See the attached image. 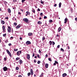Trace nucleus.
Wrapping results in <instances>:
<instances>
[{"instance_id":"1","label":"nucleus","mask_w":77,"mask_h":77,"mask_svg":"<svg viewBox=\"0 0 77 77\" xmlns=\"http://www.w3.org/2000/svg\"><path fill=\"white\" fill-rule=\"evenodd\" d=\"M23 20L24 21H25L27 23H29V20L27 18H24L23 19Z\"/></svg>"},{"instance_id":"2","label":"nucleus","mask_w":77,"mask_h":77,"mask_svg":"<svg viewBox=\"0 0 77 77\" xmlns=\"http://www.w3.org/2000/svg\"><path fill=\"white\" fill-rule=\"evenodd\" d=\"M21 51H18L17 53V56H20V54H21Z\"/></svg>"},{"instance_id":"3","label":"nucleus","mask_w":77,"mask_h":77,"mask_svg":"<svg viewBox=\"0 0 77 77\" xmlns=\"http://www.w3.org/2000/svg\"><path fill=\"white\" fill-rule=\"evenodd\" d=\"M3 69L4 71H8V68L6 67H4L3 68Z\"/></svg>"},{"instance_id":"4","label":"nucleus","mask_w":77,"mask_h":77,"mask_svg":"<svg viewBox=\"0 0 77 77\" xmlns=\"http://www.w3.org/2000/svg\"><path fill=\"white\" fill-rule=\"evenodd\" d=\"M30 71L31 72V75H33V69H31Z\"/></svg>"},{"instance_id":"5","label":"nucleus","mask_w":77,"mask_h":77,"mask_svg":"<svg viewBox=\"0 0 77 77\" xmlns=\"http://www.w3.org/2000/svg\"><path fill=\"white\" fill-rule=\"evenodd\" d=\"M26 45H29V44H31V42L29 41H27L26 42Z\"/></svg>"},{"instance_id":"6","label":"nucleus","mask_w":77,"mask_h":77,"mask_svg":"<svg viewBox=\"0 0 77 77\" xmlns=\"http://www.w3.org/2000/svg\"><path fill=\"white\" fill-rule=\"evenodd\" d=\"M21 25L19 24L16 27V29H19V28H20V27H21Z\"/></svg>"},{"instance_id":"7","label":"nucleus","mask_w":77,"mask_h":77,"mask_svg":"<svg viewBox=\"0 0 77 77\" xmlns=\"http://www.w3.org/2000/svg\"><path fill=\"white\" fill-rule=\"evenodd\" d=\"M27 58L28 60H29L30 59V55L29 54H27Z\"/></svg>"},{"instance_id":"8","label":"nucleus","mask_w":77,"mask_h":77,"mask_svg":"<svg viewBox=\"0 0 77 77\" xmlns=\"http://www.w3.org/2000/svg\"><path fill=\"white\" fill-rule=\"evenodd\" d=\"M32 35H33V33H32L29 32L28 34V36H32Z\"/></svg>"},{"instance_id":"9","label":"nucleus","mask_w":77,"mask_h":77,"mask_svg":"<svg viewBox=\"0 0 77 77\" xmlns=\"http://www.w3.org/2000/svg\"><path fill=\"white\" fill-rule=\"evenodd\" d=\"M19 62L20 64H22L23 63V61H22L21 59H20L19 60Z\"/></svg>"},{"instance_id":"10","label":"nucleus","mask_w":77,"mask_h":77,"mask_svg":"<svg viewBox=\"0 0 77 77\" xmlns=\"http://www.w3.org/2000/svg\"><path fill=\"white\" fill-rule=\"evenodd\" d=\"M45 66L46 68H48V64L46 63L45 65Z\"/></svg>"},{"instance_id":"11","label":"nucleus","mask_w":77,"mask_h":77,"mask_svg":"<svg viewBox=\"0 0 77 77\" xmlns=\"http://www.w3.org/2000/svg\"><path fill=\"white\" fill-rule=\"evenodd\" d=\"M8 13H11V9L10 8L8 9Z\"/></svg>"},{"instance_id":"12","label":"nucleus","mask_w":77,"mask_h":77,"mask_svg":"<svg viewBox=\"0 0 77 77\" xmlns=\"http://www.w3.org/2000/svg\"><path fill=\"white\" fill-rule=\"evenodd\" d=\"M49 44L50 45H52V42L51 41H50L49 42Z\"/></svg>"},{"instance_id":"13","label":"nucleus","mask_w":77,"mask_h":77,"mask_svg":"<svg viewBox=\"0 0 77 77\" xmlns=\"http://www.w3.org/2000/svg\"><path fill=\"white\" fill-rule=\"evenodd\" d=\"M37 24H42V22L40 21H39L38 22Z\"/></svg>"},{"instance_id":"14","label":"nucleus","mask_w":77,"mask_h":77,"mask_svg":"<svg viewBox=\"0 0 77 77\" xmlns=\"http://www.w3.org/2000/svg\"><path fill=\"white\" fill-rule=\"evenodd\" d=\"M62 75L63 76H64V77H65V76H66V75H67V74H66V73H64Z\"/></svg>"},{"instance_id":"15","label":"nucleus","mask_w":77,"mask_h":77,"mask_svg":"<svg viewBox=\"0 0 77 77\" xmlns=\"http://www.w3.org/2000/svg\"><path fill=\"white\" fill-rule=\"evenodd\" d=\"M60 51H62V52H63H63H64V50H63V49L62 48H61L60 49Z\"/></svg>"},{"instance_id":"16","label":"nucleus","mask_w":77,"mask_h":77,"mask_svg":"<svg viewBox=\"0 0 77 77\" xmlns=\"http://www.w3.org/2000/svg\"><path fill=\"white\" fill-rule=\"evenodd\" d=\"M61 5H62V3L61 2H60L59 4V8H61Z\"/></svg>"},{"instance_id":"17","label":"nucleus","mask_w":77,"mask_h":77,"mask_svg":"<svg viewBox=\"0 0 77 77\" xmlns=\"http://www.w3.org/2000/svg\"><path fill=\"white\" fill-rule=\"evenodd\" d=\"M2 29L3 30H6V29H5V25H3L2 26Z\"/></svg>"},{"instance_id":"18","label":"nucleus","mask_w":77,"mask_h":77,"mask_svg":"<svg viewBox=\"0 0 77 77\" xmlns=\"http://www.w3.org/2000/svg\"><path fill=\"white\" fill-rule=\"evenodd\" d=\"M32 11L33 13H35V9L32 8Z\"/></svg>"},{"instance_id":"19","label":"nucleus","mask_w":77,"mask_h":77,"mask_svg":"<svg viewBox=\"0 0 77 77\" xmlns=\"http://www.w3.org/2000/svg\"><path fill=\"white\" fill-rule=\"evenodd\" d=\"M1 24H5V21L3 20L1 21Z\"/></svg>"},{"instance_id":"20","label":"nucleus","mask_w":77,"mask_h":77,"mask_svg":"<svg viewBox=\"0 0 77 77\" xmlns=\"http://www.w3.org/2000/svg\"><path fill=\"white\" fill-rule=\"evenodd\" d=\"M8 32H9V33H11V29H8Z\"/></svg>"},{"instance_id":"21","label":"nucleus","mask_w":77,"mask_h":77,"mask_svg":"<svg viewBox=\"0 0 77 77\" xmlns=\"http://www.w3.org/2000/svg\"><path fill=\"white\" fill-rule=\"evenodd\" d=\"M61 27H59V28L58 29V30H59V32H60V30H61Z\"/></svg>"},{"instance_id":"22","label":"nucleus","mask_w":77,"mask_h":77,"mask_svg":"<svg viewBox=\"0 0 77 77\" xmlns=\"http://www.w3.org/2000/svg\"><path fill=\"white\" fill-rule=\"evenodd\" d=\"M9 56L11 57H12V55H11V52L8 54Z\"/></svg>"},{"instance_id":"23","label":"nucleus","mask_w":77,"mask_h":77,"mask_svg":"<svg viewBox=\"0 0 77 77\" xmlns=\"http://www.w3.org/2000/svg\"><path fill=\"white\" fill-rule=\"evenodd\" d=\"M6 51L7 53H8V54H9V53H10V52L9 51V50H6Z\"/></svg>"},{"instance_id":"24","label":"nucleus","mask_w":77,"mask_h":77,"mask_svg":"<svg viewBox=\"0 0 77 77\" xmlns=\"http://www.w3.org/2000/svg\"><path fill=\"white\" fill-rule=\"evenodd\" d=\"M26 13L27 14H28V15H29L30 13V12H29V11H27Z\"/></svg>"},{"instance_id":"25","label":"nucleus","mask_w":77,"mask_h":77,"mask_svg":"<svg viewBox=\"0 0 77 77\" xmlns=\"http://www.w3.org/2000/svg\"><path fill=\"white\" fill-rule=\"evenodd\" d=\"M20 59V57H17L16 58V60H19V59Z\"/></svg>"},{"instance_id":"26","label":"nucleus","mask_w":77,"mask_h":77,"mask_svg":"<svg viewBox=\"0 0 77 77\" xmlns=\"http://www.w3.org/2000/svg\"><path fill=\"white\" fill-rule=\"evenodd\" d=\"M18 69H19V68L18 67H17L16 68V70H18Z\"/></svg>"},{"instance_id":"27","label":"nucleus","mask_w":77,"mask_h":77,"mask_svg":"<svg viewBox=\"0 0 77 77\" xmlns=\"http://www.w3.org/2000/svg\"><path fill=\"white\" fill-rule=\"evenodd\" d=\"M45 39V37L43 36V37L42 38V41H44V39Z\"/></svg>"},{"instance_id":"28","label":"nucleus","mask_w":77,"mask_h":77,"mask_svg":"<svg viewBox=\"0 0 77 77\" xmlns=\"http://www.w3.org/2000/svg\"><path fill=\"white\" fill-rule=\"evenodd\" d=\"M48 60H49V61H50V62H51L52 60L51 59V58H49L48 59Z\"/></svg>"},{"instance_id":"29","label":"nucleus","mask_w":77,"mask_h":77,"mask_svg":"<svg viewBox=\"0 0 77 77\" xmlns=\"http://www.w3.org/2000/svg\"><path fill=\"white\" fill-rule=\"evenodd\" d=\"M14 25L15 26H17V23H14Z\"/></svg>"},{"instance_id":"30","label":"nucleus","mask_w":77,"mask_h":77,"mask_svg":"<svg viewBox=\"0 0 77 77\" xmlns=\"http://www.w3.org/2000/svg\"><path fill=\"white\" fill-rule=\"evenodd\" d=\"M27 75L28 76H30V72H29L28 73Z\"/></svg>"},{"instance_id":"31","label":"nucleus","mask_w":77,"mask_h":77,"mask_svg":"<svg viewBox=\"0 0 77 77\" xmlns=\"http://www.w3.org/2000/svg\"><path fill=\"white\" fill-rule=\"evenodd\" d=\"M53 21V20H49V22L50 23H52V22Z\"/></svg>"},{"instance_id":"32","label":"nucleus","mask_w":77,"mask_h":77,"mask_svg":"<svg viewBox=\"0 0 77 77\" xmlns=\"http://www.w3.org/2000/svg\"><path fill=\"white\" fill-rule=\"evenodd\" d=\"M14 50L15 51H18V49H14Z\"/></svg>"},{"instance_id":"33","label":"nucleus","mask_w":77,"mask_h":77,"mask_svg":"<svg viewBox=\"0 0 77 77\" xmlns=\"http://www.w3.org/2000/svg\"><path fill=\"white\" fill-rule=\"evenodd\" d=\"M41 63V61H38L37 62V63L38 64H39Z\"/></svg>"},{"instance_id":"34","label":"nucleus","mask_w":77,"mask_h":77,"mask_svg":"<svg viewBox=\"0 0 77 77\" xmlns=\"http://www.w3.org/2000/svg\"><path fill=\"white\" fill-rule=\"evenodd\" d=\"M3 36H4V37H5V36H6V34L5 33V34H3Z\"/></svg>"},{"instance_id":"35","label":"nucleus","mask_w":77,"mask_h":77,"mask_svg":"<svg viewBox=\"0 0 77 77\" xmlns=\"http://www.w3.org/2000/svg\"><path fill=\"white\" fill-rule=\"evenodd\" d=\"M54 44H55V43L53 41L52 42V45H54Z\"/></svg>"},{"instance_id":"36","label":"nucleus","mask_w":77,"mask_h":77,"mask_svg":"<svg viewBox=\"0 0 77 77\" xmlns=\"http://www.w3.org/2000/svg\"><path fill=\"white\" fill-rule=\"evenodd\" d=\"M37 57H38V58H40V57L39 56V55L37 54Z\"/></svg>"},{"instance_id":"37","label":"nucleus","mask_w":77,"mask_h":77,"mask_svg":"<svg viewBox=\"0 0 77 77\" xmlns=\"http://www.w3.org/2000/svg\"><path fill=\"white\" fill-rule=\"evenodd\" d=\"M68 72L69 73H70V72H71V70L70 69L68 70Z\"/></svg>"},{"instance_id":"38","label":"nucleus","mask_w":77,"mask_h":77,"mask_svg":"<svg viewBox=\"0 0 77 77\" xmlns=\"http://www.w3.org/2000/svg\"><path fill=\"white\" fill-rule=\"evenodd\" d=\"M55 63H56V64L57 63V64H58V62H57V61H55Z\"/></svg>"},{"instance_id":"39","label":"nucleus","mask_w":77,"mask_h":77,"mask_svg":"<svg viewBox=\"0 0 77 77\" xmlns=\"http://www.w3.org/2000/svg\"><path fill=\"white\" fill-rule=\"evenodd\" d=\"M25 1H26V0H22V3H24V2H25Z\"/></svg>"},{"instance_id":"40","label":"nucleus","mask_w":77,"mask_h":77,"mask_svg":"<svg viewBox=\"0 0 77 77\" xmlns=\"http://www.w3.org/2000/svg\"><path fill=\"white\" fill-rule=\"evenodd\" d=\"M47 18V16H45L44 17V19H46V18Z\"/></svg>"},{"instance_id":"41","label":"nucleus","mask_w":77,"mask_h":77,"mask_svg":"<svg viewBox=\"0 0 77 77\" xmlns=\"http://www.w3.org/2000/svg\"><path fill=\"white\" fill-rule=\"evenodd\" d=\"M40 2L42 4H44V2L43 1H42Z\"/></svg>"},{"instance_id":"42","label":"nucleus","mask_w":77,"mask_h":77,"mask_svg":"<svg viewBox=\"0 0 77 77\" xmlns=\"http://www.w3.org/2000/svg\"><path fill=\"white\" fill-rule=\"evenodd\" d=\"M75 58L76 60H77V54L76 55V56L75 57Z\"/></svg>"},{"instance_id":"43","label":"nucleus","mask_w":77,"mask_h":77,"mask_svg":"<svg viewBox=\"0 0 77 77\" xmlns=\"http://www.w3.org/2000/svg\"><path fill=\"white\" fill-rule=\"evenodd\" d=\"M8 28L9 29H11V27H10V26H8Z\"/></svg>"},{"instance_id":"44","label":"nucleus","mask_w":77,"mask_h":77,"mask_svg":"<svg viewBox=\"0 0 77 77\" xmlns=\"http://www.w3.org/2000/svg\"><path fill=\"white\" fill-rule=\"evenodd\" d=\"M59 47H60V45H59L57 46V48H59Z\"/></svg>"},{"instance_id":"45","label":"nucleus","mask_w":77,"mask_h":77,"mask_svg":"<svg viewBox=\"0 0 77 77\" xmlns=\"http://www.w3.org/2000/svg\"><path fill=\"white\" fill-rule=\"evenodd\" d=\"M4 60H5V61H6V60H7L6 59V57H5L4 58Z\"/></svg>"},{"instance_id":"46","label":"nucleus","mask_w":77,"mask_h":77,"mask_svg":"<svg viewBox=\"0 0 77 77\" xmlns=\"http://www.w3.org/2000/svg\"><path fill=\"white\" fill-rule=\"evenodd\" d=\"M34 62L35 63H36V62H37V61H36V60H34Z\"/></svg>"},{"instance_id":"47","label":"nucleus","mask_w":77,"mask_h":77,"mask_svg":"<svg viewBox=\"0 0 77 77\" xmlns=\"http://www.w3.org/2000/svg\"><path fill=\"white\" fill-rule=\"evenodd\" d=\"M67 20H68V19L66 18L64 20V21H67Z\"/></svg>"},{"instance_id":"48","label":"nucleus","mask_w":77,"mask_h":77,"mask_svg":"<svg viewBox=\"0 0 77 77\" xmlns=\"http://www.w3.org/2000/svg\"><path fill=\"white\" fill-rule=\"evenodd\" d=\"M14 2H17V1L16 0H13Z\"/></svg>"},{"instance_id":"49","label":"nucleus","mask_w":77,"mask_h":77,"mask_svg":"<svg viewBox=\"0 0 77 77\" xmlns=\"http://www.w3.org/2000/svg\"><path fill=\"white\" fill-rule=\"evenodd\" d=\"M54 6L55 7H56V6H57V4H54Z\"/></svg>"},{"instance_id":"50","label":"nucleus","mask_w":77,"mask_h":77,"mask_svg":"<svg viewBox=\"0 0 77 77\" xmlns=\"http://www.w3.org/2000/svg\"><path fill=\"white\" fill-rule=\"evenodd\" d=\"M40 15H43V13H41L40 14Z\"/></svg>"},{"instance_id":"51","label":"nucleus","mask_w":77,"mask_h":77,"mask_svg":"<svg viewBox=\"0 0 77 77\" xmlns=\"http://www.w3.org/2000/svg\"><path fill=\"white\" fill-rule=\"evenodd\" d=\"M39 53H41V50H39Z\"/></svg>"},{"instance_id":"52","label":"nucleus","mask_w":77,"mask_h":77,"mask_svg":"<svg viewBox=\"0 0 77 77\" xmlns=\"http://www.w3.org/2000/svg\"><path fill=\"white\" fill-rule=\"evenodd\" d=\"M8 40L5 41V43H8Z\"/></svg>"},{"instance_id":"53","label":"nucleus","mask_w":77,"mask_h":77,"mask_svg":"<svg viewBox=\"0 0 77 77\" xmlns=\"http://www.w3.org/2000/svg\"><path fill=\"white\" fill-rule=\"evenodd\" d=\"M14 38V37H11L10 38V39H13Z\"/></svg>"},{"instance_id":"54","label":"nucleus","mask_w":77,"mask_h":77,"mask_svg":"<svg viewBox=\"0 0 77 77\" xmlns=\"http://www.w3.org/2000/svg\"><path fill=\"white\" fill-rule=\"evenodd\" d=\"M12 45V44H11V43H10L8 44V45L9 46H11V45Z\"/></svg>"},{"instance_id":"55","label":"nucleus","mask_w":77,"mask_h":77,"mask_svg":"<svg viewBox=\"0 0 77 77\" xmlns=\"http://www.w3.org/2000/svg\"><path fill=\"white\" fill-rule=\"evenodd\" d=\"M7 3H8L7 2H6V1H5V2L4 3V4H5V5H6V4H7Z\"/></svg>"},{"instance_id":"56","label":"nucleus","mask_w":77,"mask_h":77,"mask_svg":"<svg viewBox=\"0 0 77 77\" xmlns=\"http://www.w3.org/2000/svg\"><path fill=\"white\" fill-rule=\"evenodd\" d=\"M34 56H35V53L33 54L32 55V57H34Z\"/></svg>"},{"instance_id":"57","label":"nucleus","mask_w":77,"mask_h":77,"mask_svg":"<svg viewBox=\"0 0 77 77\" xmlns=\"http://www.w3.org/2000/svg\"><path fill=\"white\" fill-rule=\"evenodd\" d=\"M37 10L38 11H41V10H40L39 8H38Z\"/></svg>"},{"instance_id":"58","label":"nucleus","mask_w":77,"mask_h":77,"mask_svg":"<svg viewBox=\"0 0 77 77\" xmlns=\"http://www.w3.org/2000/svg\"><path fill=\"white\" fill-rule=\"evenodd\" d=\"M9 18L8 17H5V19H8Z\"/></svg>"},{"instance_id":"59","label":"nucleus","mask_w":77,"mask_h":77,"mask_svg":"<svg viewBox=\"0 0 77 77\" xmlns=\"http://www.w3.org/2000/svg\"><path fill=\"white\" fill-rule=\"evenodd\" d=\"M20 40H21L22 41V40H23V39H22V37H20Z\"/></svg>"},{"instance_id":"60","label":"nucleus","mask_w":77,"mask_h":77,"mask_svg":"<svg viewBox=\"0 0 77 77\" xmlns=\"http://www.w3.org/2000/svg\"><path fill=\"white\" fill-rule=\"evenodd\" d=\"M44 75V73H42V74L41 75L43 76V75Z\"/></svg>"},{"instance_id":"61","label":"nucleus","mask_w":77,"mask_h":77,"mask_svg":"<svg viewBox=\"0 0 77 77\" xmlns=\"http://www.w3.org/2000/svg\"><path fill=\"white\" fill-rule=\"evenodd\" d=\"M18 14L19 15H21V13H20V12H18Z\"/></svg>"},{"instance_id":"62","label":"nucleus","mask_w":77,"mask_h":77,"mask_svg":"<svg viewBox=\"0 0 77 77\" xmlns=\"http://www.w3.org/2000/svg\"><path fill=\"white\" fill-rule=\"evenodd\" d=\"M56 65V64L55 63H54V66H55V65Z\"/></svg>"},{"instance_id":"63","label":"nucleus","mask_w":77,"mask_h":77,"mask_svg":"<svg viewBox=\"0 0 77 77\" xmlns=\"http://www.w3.org/2000/svg\"><path fill=\"white\" fill-rule=\"evenodd\" d=\"M75 20L76 21H77V17L75 18Z\"/></svg>"},{"instance_id":"64","label":"nucleus","mask_w":77,"mask_h":77,"mask_svg":"<svg viewBox=\"0 0 77 77\" xmlns=\"http://www.w3.org/2000/svg\"><path fill=\"white\" fill-rule=\"evenodd\" d=\"M18 77H22V76H21V75H19L18 76Z\"/></svg>"}]
</instances>
